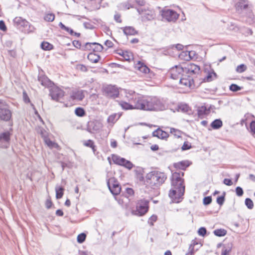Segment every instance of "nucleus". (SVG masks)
Returning a JSON list of instances; mask_svg holds the SVG:
<instances>
[{
  "mask_svg": "<svg viewBox=\"0 0 255 255\" xmlns=\"http://www.w3.org/2000/svg\"><path fill=\"white\" fill-rule=\"evenodd\" d=\"M184 173L182 171L174 172L172 175L171 186L168 195L172 202L178 203L180 202L185 192L184 180L182 178Z\"/></svg>",
  "mask_w": 255,
  "mask_h": 255,
  "instance_id": "nucleus-1",
  "label": "nucleus"
},
{
  "mask_svg": "<svg viewBox=\"0 0 255 255\" xmlns=\"http://www.w3.org/2000/svg\"><path fill=\"white\" fill-rule=\"evenodd\" d=\"M165 174L161 172L153 171L146 176V182L151 187H158L162 185L166 179Z\"/></svg>",
  "mask_w": 255,
  "mask_h": 255,
  "instance_id": "nucleus-2",
  "label": "nucleus"
},
{
  "mask_svg": "<svg viewBox=\"0 0 255 255\" xmlns=\"http://www.w3.org/2000/svg\"><path fill=\"white\" fill-rule=\"evenodd\" d=\"M236 11L239 13H246L247 14V22L252 24L255 22L254 15L250 9L249 2L247 0H239L235 5Z\"/></svg>",
  "mask_w": 255,
  "mask_h": 255,
  "instance_id": "nucleus-3",
  "label": "nucleus"
},
{
  "mask_svg": "<svg viewBox=\"0 0 255 255\" xmlns=\"http://www.w3.org/2000/svg\"><path fill=\"white\" fill-rule=\"evenodd\" d=\"M126 97L129 102H132L133 109L145 110L146 97L131 91L126 95Z\"/></svg>",
  "mask_w": 255,
  "mask_h": 255,
  "instance_id": "nucleus-4",
  "label": "nucleus"
},
{
  "mask_svg": "<svg viewBox=\"0 0 255 255\" xmlns=\"http://www.w3.org/2000/svg\"><path fill=\"white\" fill-rule=\"evenodd\" d=\"M165 109L163 101L156 97H146L145 110L162 111Z\"/></svg>",
  "mask_w": 255,
  "mask_h": 255,
  "instance_id": "nucleus-5",
  "label": "nucleus"
},
{
  "mask_svg": "<svg viewBox=\"0 0 255 255\" xmlns=\"http://www.w3.org/2000/svg\"><path fill=\"white\" fill-rule=\"evenodd\" d=\"M161 12L162 18L169 22H174L179 17V14L172 9H163Z\"/></svg>",
  "mask_w": 255,
  "mask_h": 255,
  "instance_id": "nucleus-6",
  "label": "nucleus"
},
{
  "mask_svg": "<svg viewBox=\"0 0 255 255\" xmlns=\"http://www.w3.org/2000/svg\"><path fill=\"white\" fill-rule=\"evenodd\" d=\"M148 209V201L146 200H141L138 202L135 214L138 216L144 215Z\"/></svg>",
  "mask_w": 255,
  "mask_h": 255,
  "instance_id": "nucleus-7",
  "label": "nucleus"
},
{
  "mask_svg": "<svg viewBox=\"0 0 255 255\" xmlns=\"http://www.w3.org/2000/svg\"><path fill=\"white\" fill-rule=\"evenodd\" d=\"M112 160L114 163L124 166L128 169H131L133 167V164L130 161L119 155H113Z\"/></svg>",
  "mask_w": 255,
  "mask_h": 255,
  "instance_id": "nucleus-8",
  "label": "nucleus"
},
{
  "mask_svg": "<svg viewBox=\"0 0 255 255\" xmlns=\"http://www.w3.org/2000/svg\"><path fill=\"white\" fill-rule=\"evenodd\" d=\"M107 185L111 192L114 195L120 194L121 188L118 182L114 178H110L107 182Z\"/></svg>",
  "mask_w": 255,
  "mask_h": 255,
  "instance_id": "nucleus-9",
  "label": "nucleus"
},
{
  "mask_svg": "<svg viewBox=\"0 0 255 255\" xmlns=\"http://www.w3.org/2000/svg\"><path fill=\"white\" fill-rule=\"evenodd\" d=\"M183 73H185L184 69L180 66H175L169 71L170 77L175 80L180 79L183 76Z\"/></svg>",
  "mask_w": 255,
  "mask_h": 255,
  "instance_id": "nucleus-10",
  "label": "nucleus"
},
{
  "mask_svg": "<svg viewBox=\"0 0 255 255\" xmlns=\"http://www.w3.org/2000/svg\"><path fill=\"white\" fill-rule=\"evenodd\" d=\"M102 127V124L99 121H90L87 124V130L90 133H95L99 131Z\"/></svg>",
  "mask_w": 255,
  "mask_h": 255,
  "instance_id": "nucleus-11",
  "label": "nucleus"
},
{
  "mask_svg": "<svg viewBox=\"0 0 255 255\" xmlns=\"http://www.w3.org/2000/svg\"><path fill=\"white\" fill-rule=\"evenodd\" d=\"M50 95L52 100L59 101L64 95V92L57 87H54L50 89Z\"/></svg>",
  "mask_w": 255,
  "mask_h": 255,
  "instance_id": "nucleus-12",
  "label": "nucleus"
},
{
  "mask_svg": "<svg viewBox=\"0 0 255 255\" xmlns=\"http://www.w3.org/2000/svg\"><path fill=\"white\" fill-rule=\"evenodd\" d=\"M10 131H6L0 133V146L2 148H7L9 144Z\"/></svg>",
  "mask_w": 255,
  "mask_h": 255,
  "instance_id": "nucleus-13",
  "label": "nucleus"
},
{
  "mask_svg": "<svg viewBox=\"0 0 255 255\" xmlns=\"http://www.w3.org/2000/svg\"><path fill=\"white\" fill-rule=\"evenodd\" d=\"M11 116L10 111L7 108L5 105L0 106V120L8 121L10 120Z\"/></svg>",
  "mask_w": 255,
  "mask_h": 255,
  "instance_id": "nucleus-14",
  "label": "nucleus"
},
{
  "mask_svg": "<svg viewBox=\"0 0 255 255\" xmlns=\"http://www.w3.org/2000/svg\"><path fill=\"white\" fill-rule=\"evenodd\" d=\"M105 95L107 97L115 98L119 94L118 89L115 86L109 85L105 87L104 89Z\"/></svg>",
  "mask_w": 255,
  "mask_h": 255,
  "instance_id": "nucleus-15",
  "label": "nucleus"
},
{
  "mask_svg": "<svg viewBox=\"0 0 255 255\" xmlns=\"http://www.w3.org/2000/svg\"><path fill=\"white\" fill-rule=\"evenodd\" d=\"M204 71L207 74L204 79L205 82H211L216 78V73L210 65L205 66Z\"/></svg>",
  "mask_w": 255,
  "mask_h": 255,
  "instance_id": "nucleus-16",
  "label": "nucleus"
},
{
  "mask_svg": "<svg viewBox=\"0 0 255 255\" xmlns=\"http://www.w3.org/2000/svg\"><path fill=\"white\" fill-rule=\"evenodd\" d=\"M179 84L185 87H191L193 84V78L189 76L183 75L180 78Z\"/></svg>",
  "mask_w": 255,
  "mask_h": 255,
  "instance_id": "nucleus-17",
  "label": "nucleus"
},
{
  "mask_svg": "<svg viewBox=\"0 0 255 255\" xmlns=\"http://www.w3.org/2000/svg\"><path fill=\"white\" fill-rule=\"evenodd\" d=\"M13 22L14 25L18 28L26 27L28 24V22L21 17H16L13 19Z\"/></svg>",
  "mask_w": 255,
  "mask_h": 255,
  "instance_id": "nucleus-18",
  "label": "nucleus"
},
{
  "mask_svg": "<svg viewBox=\"0 0 255 255\" xmlns=\"http://www.w3.org/2000/svg\"><path fill=\"white\" fill-rule=\"evenodd\" d=\"M200 68L199 66L194 64H190L185 67L184 69L185 73L188 74H197L200 71Z\"/></svg>",
  "mask_w": 255,
  "mask_h": 255,
  "instance_id": "nucleus-19",
  "label": "nucleus"
},
{
  "mask_svg": "<svg viewBox=\"0 0 255 255\" xmlns=\"http://www.w3.org/2000/svg\"><path fill=\"white\" fill-rule=\"evenodd\" d=\"M84 93L83 90L73 91L71 95V97L73 100L82 101L85 97Z\"/></svg>",
  "mask_w": 255,
  "mask_h": 255,
  "instance_id": "nucleus-20",
  "label": "nucleus"
},
{
  "mask_svg": "<svg viewBox=\"0 0 255 255\" xmlns=\"http://www.w3.org/2000/svg\"><path fill=\"white\" fill-rule=\"evenodd\" d=\"M134 67L135 69L144 74L148 73L150 70L146 65L140 61L135 64Z\"/></svg>",
  "mask_w": 255,
  "mask_h": 255,
  "instance_id": "nucleus-21",
  "label": "nucleus"
},
{
  "mask_svg": "<svg viewBox=\"0 0 255 255\" xmlns=\"http://www.w3.org/2000/svg\"><path fill=\"white\" fill-rule=\"evenodd\" d=\"M152 135L153 136H156L161 139H166L169 136L167 132L159 128L154 130L152 132Z\"/></svg>",
  "mask_w": 255,
  "mask_h": 255,
  "instance_id": "nucleus-22",
  "label": "nucleus"
},
{
  "mask_svg": "<svg viewBox=\"0 0 255 255\" xmlns=\"http://www.w3.org/2000/svg\"><path fill=\"white\" fill-rule=\"evenodd\" d=\"M233 247V244L231 242L224 244L222 250V255H228L231 252Z\"/></svg>",
  "mask_w": 255,
  "mask_h": 255,
  "instance_id": "nucleus-23",
  "label": "nucleus"
},
{
  "mask_svg": "<svg viewBox=\"0 0 255 255\" xmlns=\"http://www.w3.org/2000/svg\"><path fill=\"white\" fill-rule=\"evenodd\" d=\"M194 54V51H182L179 54V58L186 61H189L191 59L192 54Z\"/></svg>",
  "mask_w": 255,
  "mask_h": 255,
  "instance_id": "nucleus-24",
  "label": "nucleus"
},
{
  "mask_svg": "<svg viewBox=\"0 0 255 255\" xmlns=\"http://www.w3.org/2000/svg\"><path fill=\"white\" fill-rule=\"evenodd\" d=\"M128 102L121 101L119 102V105L121 106L122 108L124 110H132L133 109V105L132 102H130L128 100Z\"/></svg>",
  "mask_w": 255,
  "mask_h": 255,
  "instance_id": "nucleus-25",
  "label": "nucleus"
},
{
  "mask_svg": "<svg viewBox=\"0 0 255 255\" xmlns=\"http://www.w3.org/2000/svg\"><path fill=\"white\" fill-rule=\"evenodd\" d=\"M209 113V110L207 109L205 106H201L198 108L197 113L200 118H203L204 116L208 115Z\"/></svg>",
  "mask_w": 255,
  "mask_h": 255,
  "instance_id": "nucleus-26",
  "label": "nucleus"
},
{
  "mask_svg": "<svg viewBox=\"0 0 255 255\" xmlns=\"http://www.w3.org/2000/svg\"><path fill=\"white\" fill-rule=\"evenodd\" d=\"M91 45L95 46L94 48H92V49L94 51L100 52V51H102V50L103 49V46L102 45H101L100 44H99L98 43H96V42L87 43L86 44V48H88V46H91Z\"/></svg>",
  "mask_w": 255,
  "mask_h": 255,
  "instance_id": "nucleus-27",
  "label": "nucleus"
},
{
  "mask_svg": "<svg viewBox=\"0 0 255 255\" xmlns=\"http://www.w3.org/2000/svg\"><path fill=\"white\" fill-rule=\"evenodd\" d=\"M87 58L91 62L96 63L99 61L100 57L99 55L92 52L88 55Z\"/></svg>",
  "mask_w": 255,
  "mask_h": 255,
  "instance_id": "nucleus-28",
  "label": "nucleus"
},
{
  "mask_svg": "<svg viewBox=\"0 0 255 255\" xmlns=\"http://www.w3.org/2000/svg\"><path fill=\"white\" fill-rule=\"evenodd\" d=\"M124 33L127 35H133L137 33V31L131 26H127L123 29Z\"/></svg>",
  "mask_w": 255,
  "mask_h": 255,
  "instance_id": "nucleus-29",
  "label": "nucleus"
},
{
  "mask_svg": "<svg viewBox=\"0 0 255 255\" xmlns=\"http://www.w3.org/2000/svg\"><path fill=\"white\" fill-rule=\"evenodd\" d=\"M45 143L50 148H57L59 149V146L57 143L51 141L48 137L47 138H45L44 140Z\"/></svg>",
  "mask_w": 255,
  "mask_h": 255,
  "instance_id": "nucleus-30",
  "label": "nucleus"
},
{
  "mask_svg": "<svg viewBox=\"0 0 255 255\" xmlns=\"http://www.w3.org/2000/svg\"><path fill=\"white\" fill-rule=\"evenodd\" d=\"M223 126L222 121L220 119L214 120L211 124V127L215 129H219Z\"/></svg>",
  "mask_w": 255,
  "mask_h": 255,
  "instance_id": "nucleus-31",
  "label": "nucleus"
},
{
  "mask_svg": "<svg viewBox=\"0 0 255 255\" xmlns=\"http://www.w3.org/2000/svg\"><path fill=\"white\" fill-rule=\"evenodd\" d=\"M189 165V164L187 161H181L175 164V167L181 169L182 170H184Z\"/></svg>",
  "mask_w": 255,
  "mask_h": 255,
  "instance_id": "nucleus-32",
  "label": "nucleus"
},
{
  "mask_svg": "<svg viewBox=\"0 0 255 255\" xmlns=\"http://www.w3.org/2000/svg\"><path fill=\"white\" fill-rule=\"evenodd\" d=\"M214 235L218 237H223L227 234V231L224 229H218L214 231Z\"/></svg>",
  "mask_w": 255,
  "mask_h": 255,
  "instance_id": "nucleus-33",
  "label": "nucleus"
},
{
  "mask_svg": "<svg viewBox=\"0 0 255 255\" xmlns=\"http://www.w3.org/2000/svg\"><path fill=\"white\" fill-rule=\"evenodd\" d=\"M56 197L57 199H60L63 195L64 188L62 187L56 186L55 188Z\"/></svg>",
  "mask_w": 255,
  "mask_h": 255,
  "instance_id": "nucleus-34",
  "label": "nucleus"
},
{
  "mask_svg": "<svg viewBox=\"0 0 255 255\" xmlns=\"http://www.w3.org/2000/svg\"><path fill=\"white\" fill-rule=\"evenodd\" d=\"M119 118V116L117 114L110 115L107 120L109 123L113 125Z\"/></svg>",
  "mask_w": 255,
  "mask_h": 255,
  "instance_id": "nucleus-35",
  "label": "nucleus"
},
{
  "mask_svg": "<svg viewBox=\"0 0 255 255\" xmlns=\"http://www.w3.org/2000/svg\"><path fill=\"white\" fill-rule=\"evenodd\" d=\"M37 132L40 133L41 137L43 138V140L45 139V138H48V133L42 128H39L37 129Z\"/></svg>",
  "mask_w": 255,
  "mask_h": 255,
  "instance_id": "nucleus-36",
  "label": "nucleus"
},
{
  "mask_svg": "<svg viewBox=\"0 0 255 255\" xmlns=\"http://www.w3.org/2000/svg\"><path fill=\"white\" fill-rule=\"evenodd\" d=\"M119 54L122 55L126 61H129L132 58V54L127 51L122 52V53H119Z\"/></svg>",
  "mask_w": 255,
  "mask_h": 255,
  "instance_id": "nucleus-37",
  "label": "nucleus"
},
{
  "mask_svg": "<svg viewBox=\"0 0 255 255\" xmlns=\"http://www.w3.org/2000/svg\"><path fill=\"white\" fill-rule=\"evenodd\" d=\"M41 47L44 50H50L53 49V45L47 42H43L41 44Z\"/></svg>",
  "mask_w": 255,
  "mask_h": 255,
  "instance_id": "nucleus-38",
  "label": "nucleus"
},
{
  "mask_svg": "<svg viewBox=\"0 0 255 255\" xmlns=\"http://www.w3.org/2000/svg\"><path fill=\"white\" fill-rule=\"evenodd\" d=\"M75 114L78 117H83L85 115L84 110L82 108H77L75 110Z\"/></svg>",
  "mask_w": 255,
  "mask_h": 255,
  "instance_id": "nucleus-39",
  "label": "nucleus"
},
{
  "mask_svg": "<svg viewBox=\"0 0 255 255\" xmlns=\"http://www.w3.org/2000/svg\"><path fill=\"white\" fill-rule=\"evenodd\" d=\"M44 20L46 21L52 22L55 19V15L53 13H47L44 16Z\"/></svg>",
  "mask_w": 255,
  "mask_h": 255,
  "instance_id": "nucleus-40",
  "label": "nucleus"
},
{
  "mask_svg": "<svg viewBox=\"0 0 255 255\" xmlns=\"http://www.w3.org/2000/svg\"><path fill=\"white\" fill-rule=\"evenodd\" d=\"M59 25L62 29L64 30L67 32H69L71 35H73L74 31L72 29L65 26L61 22L59 23Z\"/></svg>",
  "mask_w": 255,
  "mask_h": 255,
  "instance_id": "nucleus-41",
  "label": "nucleus"
},
{
  "mask_svg": "<svg viewBox=\"0 0 255 255\" xmlns=\"http://www.w3.org/2000/svg\"><path fill=\"white\" fill-rule=\"evenodd\" d=\"M247 70V66L244 64H241L237 66L236 71L237 72L241 73Z\"/></svg>",
  "mask_w": 255,
  "mask_h": 255,
  "instance_id": "nucleus-42",
  "label": "nucleus"
},
{
  "mask_svg": "<svg viewBox=\"0 0 255 255\" xmlns=\"http://www.w3.org/2000/svg\"><path fill=\"white\" fill-rule=\"evenodd\" d=\"M245 204L247 206V207L250 209H252L254 207L253 202L250 198H247L245 200Z\"/></svg>",
  "mask_w": 255,
  "mask_h": 255,
  "instance_id": "nucleus-43",
  "label": "nucleus"
},
{
  "mask_svg": "<svg viewBox=\"0 0 255 255\" xmlns=\"http://www.w3.org/2000/svg\"><path fill=\"white\" fill-rule=\"evenodd\" d=\"M86 235L85 233H81L77 237V242L79 243H83L86 239Z\"/></svg>",
  "mask_w": 255,
  "mask_h": 255,
  "instance_id": "nucleus-44",
  "label": "nucleus"
},
{
  "mask_svg": "<svg viewBox=\"0 0 255 255\" xmlns=\"http://www.w3.org/2000/svg\"><path fill=\"white\" fill-rule=\"evenodd\" d=\"M230 90L233 92H237L242 89V87L239 86L238 85L232 84L230 86Z\"/></svg>",
  "mask_w": 255,
  "mask_h": 255,
  "instance_id": "nucleus-45",
  "label": "nucleus"
},
{
  "mask_svg": "<svg viewBox=\"0 0 255 255\" xmlns=\"http://www.w3.org/2000/svg\"><path fill=\"white\" fill-rule=\"evenodd\" d=\"M179 109L183 112L188 113L189 110V107L186 104H183L179 106Z\"/></svg>",
  "mask_w": 255,
  "mask_h": 255,
  "instance_id": "nucleus-46",
  "label": "nucleus"
},
{
  "mask_svg": "<svg viewBox=\"0 0 255 255\" xmlns=\"http://www.w3.org/2000/svg\"><path fill=\"white\" fill-rule=\"evenodd\" d=\"M191 148V144L188 141H185L181 147L182 150H186Z\"/></svg>",
  "mask_w": 255,
  "mask_h": 255,
  "instance_id": "nucleus-47",
  "label": "nucleus"
},
{
  "mask_svg": "<svg viewBox=\"0 0 255 255\" xmlns=\"http://www.w3.org/2000/svg\"><path fill=\"white\" fill-rule=\"evenodd\" d=\"M38 80L43 86H46L48 85V83L49 82V80L46 78L40 77L39 78Z\"/></svg>",
  "mask_w": 255,
  "mask_h": 255,
  "instance_id": "nucleus-48",
  "label": "nucleus"
},
{
  "mask_svg": "<svg viewBox=\"0 0 255 255\" xmlns=\"http://www.w3.org/2000/svg\"><path fill=\"white\" fill-rule=\"evenodd\" d=\"M236 193L238 196H240V197L242 196L244 194V191H243V189L241 187H239V186L237 187L236 188Z\"/></svg>",
  "mask_w": 255,
  "mask_h": 255,
  "instance_id": "nucleus-49",
  "label": "nucleus"
},
{
  "mask_svg": "<svg viewBox=\"0 0 255 255\" xmlns=\"http://www.w3.org/2000/svg\"><path fill=\"white\" fill-rule=\"evenodd\" d=\"M207 232V230L204 227H201L199 228L198 231V233L200 236L204 237Z\"/></svg>",
  "mask_w": 255,
  "mask_h": 255,
  "instance_id": "nucleus-50",
  "label": "nucleus"
},
{
  "mask_svg": "<svg viewBox=\"0 0 255 255\" xmlns=\"http://www.w3.org/2000/svg\"><path fill=\"white\" fill-rule=\"evenodd\" d=\"M170 132L171 133H173L175 136H176L178 137H179L180 136V132L179 130H178L175 128H171L170 129Z\"/></svg>",
  "mask_w": 255,
  "mask_h": 255,
  "instance_id": "nucleus-51",
  "label": "nucleus"
},
{
  "mask_svg": "<svg viewBox=\"0 0 255 255\" xmlns=\"http://www.w3.org/2000/svg\"><path fill=\"white\" fill-rule=\"evenodd\" d=\"M250 129L251 131L253 133V134L255 136V121H252L250 124Z\"/></svg>",
  "mask_w": 255,
  "mask_h": 255,
  "instance_id": "nucleus-52",
  "label": "nucleus"
},
{
  "mask_svg": "<svg viewBox=\"0 0 255 255\" xmlns=\"http://www.w3.org/2000/svg\"><path fill=\"white\" fill-rule=\"evenodd\" d=\"M212 202V198L210 196H207L204 198L203 203L204 205H209Z\"/></svg>",
  "mask_w": 255,
  "mask_h": 255,
  "instance_id": "nucleus-53",
  "label": "nucleus"
},
{
  "mask_svg": "<svg viewBox=\"0 0 255 255\" xmlns=\"http://www.w3.org/2000/svg\"><path fill=\"white\" fill-rule=\"evenodd\" d=\"M157 220V216L155 215L151 216L148 220V223L150 224V225L152 226L153 225V222H155Z\"/></svg>",
  "mask_w": 255,
  "mask_h": 255,
  "instance_id": "nucleus-54",
  "label": "nucleus"
},
{
  "mask_svg": "<svg viewBox=\"0 0 255 255\" xmlns=\"http://www.w3.org/2000/svg\"><path fill=\"white\" fill-rule=\"evenodd\" d=\"M225 201V197L224 196H219L217 199V202L220 205H222Z\"/></svg>",
  "mask_w": 255,
  "mask_h": 255,
  "instance_id": "nucleus-55",
  "label": "nucleus"
},
{
  "mask_svg": "<svg viewBox=\"0 0 255 255\" xmlns=\"http://www.w3.org/2000/svg\"><path fill=\"white\" fill-rule=\"evenodd\" d=\"M153 18V16L152 14H149V13H145V15L142 16V19L143 20L146 19L148 20H151Z\"/></svg>",
  "mask_w": 255,
  "mask_h": 255,
  "instance_id": "nucleus-56",
  "label": "nucleus"
},
{
  "mask_svg": "<svg viewBox=\"0 0 255 255\" xmlns=\"http://www.w3.org/2000/svg\"><path fill=\"white\" fill-rule=\"evenodd\" d=\"M84 145L86 146L93 148L94 147V142L92 140L89 139L87 140L85 143Z\"/></svg>",
  "mask_w": 255,
  "mask_h": 255,
  "instance_id": "nucleus-57",
  "label": "nucleus"
},
{
  "mask_svg": "<svg viewBox=\"0 0 255 255\" xmlns=\"http://www.w3.org/2000/svg\"><path fill=\"white\" fill-rule=\"evenodd\" d=\"M121 5L125 9H129L130 7H132V4L128 1L122 4Z\"/></svg>",
  "mask_w": 255,
  "mask_h": 255,
  "instance_id": "nucleus-58",
  "label": "nucleus"
},
{
  "mask_svg": "<svg viewBox=\"0 0 255 255\" xmlns=\"http://www.w3.org/2000/svg\"><path fill=\"white\" fill-rule=\"evenodd\" d=\"M0 29L4 31L6 30V27L3 20H0Z\"/></svg>",
  "mask_w": 255,
  "mask_h": 255,
  "instance_id": "nucleus-59",
  "label": "nucleus"
},
{
  "mask_svg": "<svg viewBox=\"0 0 255 255\" xmlns=\"http://www.w3.org/2000/svg\"><path fill=\"white\" fill-rule=\"evenodd\" d=\"M223 183L225 185H228V186H231L233 184V182H232V180L231 179H228V178L224 179V180L223 181Z\"/></svg>",
  "mask_w": 255,
  "mask_h": 255,
  "instance_id": "nucleus-60",
  "label": "nucleus"
},
{
  "mask_svg": "<svg viewBox=\"0 0 255 255\" xmlns=\"http://www.w3.org/2000/svg\"><path fill=\"white\" fill-rule=\"evenodd\" d=\"M105 45L107 46L108 48L112 47L113 46V43L109 40H107L105 42Z\"/></svg>",
  "mask_w": 255,
  "mask_h": 255,
  "instance_id": "nucleus-61",
  "label": "nucleus"
},
{
  "mask_svg": "<svg viewBox=\"0 0 255 255\" xmlns=\"http://www.w3.org/2000/svg\"><path fill=\"white\" fill-rule=\"evenodd\" d=\"M73 44L75 47H76L77 48H80L81 47L80 42L77 40H74L73 41Z\"/></svg>",
  "mask_w": 255,
  "mask_h": 255,
  "instance_id": "nucleus-62",
  "label": "nucleus"
},
{
  "mask_svg": "<svg viewBox=\"0 0 255 255\" xmlns=\"http://www.w3.org/2000/svg\"><path fill=\"white\" fill-rule=\"evenodd\" d=\"M52 205V203L50 200L47 199L45 203L46 207L47 209H49Z\"/></svg>",
  "mask_w": 255,
  "mask_h": 255,
  "instance_id": "nucleus-63",
  "label": "nucleus"
},
{
  "mask_svg": "<svg viewBox=\"0 0 255 255\" xmlns=\"http://www.w3.org/2000/svg\"><path fill=\"white\" fill-rule=\"evenodd\" d=\"M194 250H193V248L192 247H189V252L186 254L185 255H194Z\"/></svg>",
  "mask_w": 255,
  "mask_h": 255,
  "instance_id": "nucleus-64",
  "label": "nucleus"
}]
</instances>
